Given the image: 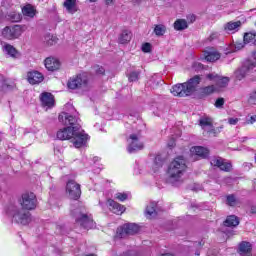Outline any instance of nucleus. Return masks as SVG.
Returning a JSON list of instances; mask_svg holds the SVG:
<instances>
[{
    "mask_svg": "<svg viewBox=\"0 0 256 256\" xmlns=\"http://www.w3.org/2000/svg\"><path fill=\"white\" fill-rule=\"evenodd\" d=\"M20 205L22 208L17 207L15 203L8 204L3 210V215L11 219L14 223L29 225L31 223V213L27 211H31L37 207V196L32 192L22 194Z\"/></svg>",
    "mask_w": 256,
    "mask_h": 256,
    "instance_id": "obj_1",
    "label": "nucleus"
},
{
    "mask_svg": "<svg viewBox=\"0 0 256 256\" xmlns=\"http://www.w3.org/2000/svg\"><path fill=\"white\" fill-rule=\"evenodd\" d=\"M71 113L68 112H62L58 116V121L61 123V125H66L68 127L60 129L56 137L60 141H71L73 137V133L75 132V125L79 123V119L77 118V115H75L76 111L73 106H70Z\"/></svg>",
    "mask_w": 256,
    "mask_h": 256,
    "instance_id": "obj_2",
    "label": "nucleus"
},
{
    "mask_svg": "<svg viewBox=\"0 0 256 256\" xmlns=\"http://www.w3.org/2000/svg\"><path fill=\"white\" fill-rule=\"evenodd\" d=\"M187 171V161L183 156L176 157L168 165L165 181L170 185H179L183 182V175Z\"/></svg>",
    "mask_w": 256,
    "mask_h": 256,
    "instance_id": "obj_3",
    "label": "nucleus"
},
{
    "mask_svg": "<svg viewBox=\"0 0 256 256\" xmlns=\"http://www.w3.org/2000/svg\"><path fill=\"white\" fill-rule=\"evenodd\" d=\"M88 142L89 134L85 133V131L81 129V124H79L78 121L77 125L74 126V133L72 134L70 143L73 144L76 149H81V147H85Z\"/></svg>",
    "mask_w": 256,
    "mask_h": 256,
    "instance_id": "obj_4",
    "label": "nucleus"
},
{
    "mask_svg": "<svg viewBox=\"0 0 256 256\" xmlns=\"http://www.w3.org/2000/svg\"><path fill=\"white\" fill-rule=\"evenodd\" d=\"M76 224L80 225L82 229H95V223L93 222V216L91 214H85L80 209H76L74 212Z\"/></svg>",
    "mask_w": 256,
    "mask_h": 256,
    "instance_id": "obj_5",
    "label": "nucleus"
},
{
    "mask_svg": "<svg viewBox=\"0 0 256 256\" xmlns=\"http://www.w3.org/2000/svg\"><path fill=\"white\" fill-rule=\"evenodd\" d=\"M27 30V26L23 25H14V26H6L2 30V36L4 39L13 40L19 39L20 35H23V32Z\"/></svg>",
    "mask_w": 256,
    "mask_h": 256,
    "instance_id": "obj_6",
    "label": "nucleus"
},
{
    "mask_svg": "<svg viewBox=\"0 0 256 256\" xmlns=\"http://www.w3.org/2000/svg\"><path fill=\"white\" fill-rule=\"evenodd\" d=\"M141 231V227L136 223L124 224L117 228L116 237L118 239H124L127 235H136Z\"/></svg>",
    "mask_w": 256,
    "mask_h": 256,
    "instance_id": "obj_7",
    "label": "nucleus"
},
{
    "mask_svg": "<svg viewBox=\"0 0 256 256\" xmlns=\"http://www.w3.org/2000/svg\"><path fill=\"white\" fill-rule=\"evenodd\" d=\"M255 68V62H252L251 60H246L244 61L242 66L234 72V77L235 79H237V81H243V79L247 77V75H249V73H251Z\"/></svg>",
    "mask_w": 256,
    "mask_h": 256,
    "instance_id": "obj_8",
    "label": "nucleus"
},
{
    "mask_svg": "<svg viewBox=\"0 0 256 256\" xmlns=\"http://www.w3.org/2000/svg\"><path fill=\"white\" fill-rule=\"evenodd\" d=\"M66 195L69 199L77 201L81 197V185L73 179L68 180L66 183Z\"/></svg>",
    "mask_w": 256,
    "mask_h": 256,
    "instance_id": "obj_9",
    "label": "nucleus"
},
{
    "mask_svg": "<svg viewBox=\"0 0 256 256\" xmlns=\"http://www.w3.org/2000/svg\"><path fill=\"white\" fill-rule=\"evenodd\" d=\"M206 77L207 79H209V81L215 83L214 86L216 88V91H221V89H225V87L229 85V77L220 76L219 74L215 73H210Z\"/></svg>",
    "mask_w": 256,
    "mask_h": 256,
    "instance_id": "obj_10",
    "label": "nucleus"
},
{
    "mask_svg": "<svg viewBox=\"0 0 256 256\" xmlns=\"http://www.w3.org/2000/svg\"><path fill=\"white\" fill-rule=\"evenodd\" d=\"M128 147L127 151L128 153H137V151H141L143 149L144 145L141 141V136L136 134H131L128 138Z\"/></svg>",
    "mask_w": 256,
    "mask_h": 256,
    "instance_id": "obj_11",
    "label": "nucleus"
},
{
    "mask_svg": "<svg viewBox=\"0 0 256 256\" xmlns=\"http://www.w3.org/2000/svg\"><path fill=\"white\" fill-rule=\"evenodd\" d=\"M199 83H201V76L199 75L190 78L187 82L184 83L188 97L195 95L196 92L199 91Z\"/></svg>",
    "mask_w": 256,
    "mask_h": 256,
    "instance_id": "obj_12",
    "label": "nucleus"
},
{
    "mask_svg": "<svg viewBox=\"0 0 256 256\" xmlns=\"http://www.w3.org/2000/svg\"><path fill=\"white\" fill-rule=\"evenodd\" d=\"M87 73H81L75 77L70 78L68 81V89H79V87H85L87 85Z\"/></svg>",
    "mask_w": 256,
    "mask_h": 256,
    "instance_id": "obj_13",
    "label": "nucleus"
},
{
    "mask_svg": "<svg viewBox=\"0 0 256 256\" xmlns=\"http://www.w3.org/2000/svg\"><path fill=\"white\" fill-rule=\"evenodd\" d=\"M40 101L45 111L53 109L55 107V97L49 92H44L40 95Z\"/></svg>",
    "mask_w": 256,
    "mask_h": 256,
    "instance_id": "obj_14",
    "label": "nucleus"
},
{
    "mask_svg": "<svg viewBox=\"0 0 256 256\" xmlns=\"http://www.w3.org/2000/svg\"><path fill=\"white\" fill-rule=\"evenodd\" d=\"M210 165H212V167H218V169H220V171H226V172L231 171V163L225 161L221 157L211 158Z\"/></svg>",
    "mask_w": 256,
    "mask_h": 256,
    "instance_id": "obj_15",
    "label": "nucleus"
},
{
    "mask_svg": "<svg viewBox=\"0 0 256 256\" xmlns=\"http://www.w3.org/2000/svg\"><path fill=\"white\" fill-rule=\"evenodd\" d=\"M106 206L112 213H115V215H123V213H125V206L119 204L113 199H108L106 202Z\"/></svg>",
    "mask_w": 256,
    "mask_h": 256,
    "instance_id": "obj_16",
    "label": "nucleus"
},
{
    "mask_svg": "<svg viewBox=\"0 0 256 256\" xmlns=\"http://www.w3.org/2000/svg\"><path fill=\"white\" fill-rule=\"evenodd\" d=\"M190 155H192V157L207 159V157H209V149L203 146H193L192 148H190Z\"/></svg>",
    "mask_w": 256,
    "mask_h": 256,
    "instance_id": "obj_17",
    "label": "nucleus"
},
{
    "mask_svg": "<svg viewBox=\"0 0 256 256\" xmlns=\"http://www.w3.org/2000/svg\"><path fill=\"white\" fill-rule=\"evenodd\" d=\"M151 162H149V167L153 173H157L159 169L163 167V157L161 155L150 156Z\"/></svg>",
    "mask_w": 256,
    "mask_h": 256,
    "instance_id": "obj_18",
    "label": "nucleus"
},
{
    "mask_svg": "<svg viewBox=\"0 0 256 256\" xmlns=\"http://www.w3.org/2000/svg\"><path fill=\"white\" fill-rule=\"evenodd\" d=\"M253 245L250 242L243 241L239 244L238 253L240 256H253Z\"/></svg>",
    "mask_w": 256,
    "mask_h": 256,
    "instance_id": "obj_19",
    "label": "nucleus"
},
{
    "mask_svg": "<svg viewBox=\"0 0 256 256\" xmlns=\"http://www.w3.org/2000/svg\"><path fill=\"white\" fill-rule=\"evenodd\" d=\"M44 65L48 71H57L61 67V62L55 57H48L45 59Z\"/></svg>",
    "mask_w": 256,
    "mask_h": 256,
    "instance_id": "obj_20",
    "label": "nucleus"
},
{
    "mask_svg": "<svg viewBox=\"0 0 256 256\" xmlns=\"http://www.w3.org/2000/svg\"><path fill=\"white\" fill-rule=\"evenodd\" d=\"M170 93H172L174 97H189L185 88V83L174 85L171 88Z\"/></svg>",
    "mask_w": 256,
    "mask_h": 256,
    "instance_id": "obj_21",
    "label": "nucleus"
},
{
    "mask_svg": "<svg viewBox=\"0 0 256 256\" xmlns=\"http://www.w3.org/2000/svg\"><path fill=\"white\" fill-rule=\"evenodd\" d=\"M204 59L209 61L210 63H213L215 61H218V59H221V54L215 50V48H207L204 51Z\"/></svg>",
    "mask_w": 256,
    "mask_h": 256,
    "instance_id": "obj_22",
    "label": "nucleus"
},
{
    "mask_svg": "<svg viewBox=\"0 0 256 256\" xmlns=\"http://www.w3.org/2000/svg\"><path fill=\"white\" fill-rule=\"evenodd\" d=\"M28 82L30 85H39V83L43 82V74H41L39 71H32L28 72Z\"/></svg>",
    "mask_w": 256,
    "mask_h": 256,
    "instance_id": "obj_23",
    "label": "nucleus"
},
{
    "mask_svg": "<svg viewBox=\"0 0 256 256\" xmlns=\"http://www.w3.org/2000/svg\"><path fill=\"white\" fill-rule=\"evenodd\" d=\"M2 49L5 55H8L9 57H13L14 59L19 57V51H17L11 44L4 43Z\"/></svg>",
    "mask_w": 256,
    "mask_h": 256,
    "instance_id": "obj_24",
    "label": "nucleus"
},
{
    "mask_svg": "<svg viewBox=\"0 0 256 256\" xmlns=\"http://www.w3.org/2000/svg\"><path fill=\"white\" fill-rule=\"evenodd\" d=\"M200 127L203 131H206V133H213V122L211 118H201Z\"/></svg>",
    "mask_w": 256,
    "mask_h": 256,
    "instance_id": "obj_25",
    "label": "nucleus"
},
{
    "mask_svg": "<svg viewBox=\"0 0 256 256\" xmlns=\"http://www.w3.org/2000/svg\"><path fill=\"white\" fill-rule=\"evenodd\" d=\"M64 8L66 9L67 13L74 15L77 13V0H66L64 1Z\"/></svg>",
    "mask_w": 256,
    "mask_h": 256,
    "instance_id": "obj_26",
    "label": "nucleus"
},
{
    "mask_svg": "<svg viewBox=\"0 0 256 256\" xmlns=\"http://www.w3.org/2000/svg\"><path fill=\"white\" fill-rule=\"evenodd\" d=\"M239 27H241V21H236V22H228L224 29L226 31V33H237V31H239Z\"/></svg>",
    "mask_w": 256,
    "mask_h": 256,
    "instance_id": "obj_27",
    "label": "nucleus"
},
{
    "mask_svg": "<svg viewBox=\"0 0 256 256\" xmlns=\"http://www.w3.org/2000/svg\"><path fill=\"white\" fill-rule=\"evenodd\" d=\"M145 215L148 219H153L157 215V203L151 202L145 210Z\"/></svg>",
    "mask_w": 256,
    "mask_h": 256,
    "instance_id": "obj_28",
    "label": "nucleus"
},
{
    "mask_svg": "<svg viewBox=\"0 0 256 256\" xmlns=\"http://www.w3.org/2000/svg\"><path fill=\"white\" fill-rule=\"evenodd\" d=\"M22 13L24 17H29L30 19H33L35 15L37 14V10L33 7L31 4H27L22 8Z\"/></svg>",
    "mask_w": 256,
    "mask_h": 256,
    "instance_id": "obj_29",
    "label": "nucleus"
},
{
    "mask_svg": "<svg viewBox=\"0 0 256 256\" xmlns=\"http://www.w3.org/2000/svg\"><path fill=\"white\" fill-rule=\"evenodd\" d=\"M217 91V88L215 85L205 86L199 89V94L201 97H207V95H211L212 93H215Z\"/></svg>",
    "mask_w": 256,
    "mask_h": 256,
    "instance_id": "obj_30",
    "label": "nucleus"
},
{
    "mask_svg": "<svg viewBox=\"0 0 256 256\" xmlns=\"http://www.w3.org/2000/svg\"><path fill=\"white\" fill-rule=\"evenodd\" d=\"M225 227H237L239 225V218L235 215L228 216L224 221Z\"/></svg>",
    "mask_w": 256,
    "mask_h": 256,
    "instance_id": "obj_31",
    "label": "nucleus"
},
{
    "mask_svg": "<svg viewBox=\"0 0 256 256\" xmlns=\"http://www.w3.org/2000/svg\"><path fill=\"white\" fill-rule=\"evenodd\" d=\"M187 21L185 19H178L174 23V29L176 31H183V29H187Z\"/></svg>",
    "mask_w": 256,
    "mask_h": 256,
    "instance_id": "obj_32",
    "label": "nucleus"
},
{
    "mask_svg": "<svg viewBox=\"0 0 256 256\" xmlns=\"http://www.w3.org/2000/svg\"><path fill=\"white\" fill-rule=\"evenodd\" d=\"M6 18L8 21H12V23H19L21 21V14L19 12H10Z\"/></svg>",
    "mask_w": 256,
    "mask_h": 256,
    "instance_id": "obj_33",
    "label": "nucleus"
},
{
    "mask_svg": "<svg viewBox=\"0 0 256 256\" xmlns=\"http://www.w3.org/2000/svg\"><path fill=\"white\" fill-rule=\"evenodd\" d=\"M167 31V27L163 24H158L154 27V33L157 35V37H162V35H165Z\"/></svg>",
    "mask_w": 256,
    "mask_h": 256,
    "instance_id": "obj_34",
    "label": "nucleus"
},
{
    "mask_svg": "<svg viewBox=\"0 0 256 256\" xmlns=\"http://www.w3.org/2000/svg\"><path fill=\"white\" fill-rule=\"evenodd\" d=\"M129 41H131V32L123 31L122 34L119 37V42L122 45H125V43H129Z\"/></svg>",
    "mask_w": 256,
    "mask_h": 256,
    "instance_id": "obj_35",
    "label": "nucleus"
},
{
    "mask_svg": "<svg viewBox=\"0 0 256 256\" xmlns=\"http://www.w3.org/2000/svg\"><path fill=\"white\" fill-rule=\"evenodd\" d=\"M243 47H245L244 43L236 42L235 44L229 46L226 53H235V51H240V49H243Z\"/></svg>",
    "mask_w": 256,
    "mask_h": 256,
    "instance_id": "obj_36",
    "label": "nucleus"
},
{
    "mask_svg": "<svg viewBox=\"0 0 256 256\" xmlns=\"http://www.w3.org/2000/svg\"><path fill=\"white\" fill-rule=\"evenodd\" d=\"M59 39L57 38V36L55 35H51V34H47L45 37H44V41L46 44L48 45H55V43H57Z\"/></svg>",
    "mask_w": 256,
    "mask_h": 256,
    "instance_id": "obj_37",
    "label": "nucleus"
},
{
    "mask_svg": "<svg viewBox=\"0 0 256 256\" xmlns=\"http://www.w3.org/2000/svg\"><path fill=\"white\" fill-rule=\"evenodd\" d=\"M131 197V193L129 192H118L115 194V199H118V201H127Z\"/></svg>",
    "mask_w": 256,
    "mask_h": 256,
    "instance_id": "obj_38",
    "label": "nucleus"
},
{
    "mask_svg": "<svg viewBox=\"0 0 256 256\" xmlns=\"http://www.w3.org/2000/svg\"><path fill=\"white\" fill-rule=\"evenodd\" d=\"M15 87V82H12L11 80L7 79L4 80L2 83V89L3 91H9Z\"/></svg>",
    "mask_w": 256,
    "mask_h": 256,
    "instance_id": "obj_39",
    "label": "nucleus"
},
{
    "mask_svg": "<svg viewBox=\"0 0 256 256\" xmlns=\"http://www.w3.org/2000/svg\"><path fill=\"white\" fill-rule=\"evenodd\" d=\"M252 41H255V34L248 32L244 34V44L247 45L251 43Z\"/></svg>",
    "mask_w": 256,
    "mask_h": 256,
    "instance_id": "obj_40",
    "label": "nucleus"
},
{
    "mask_svg": "<svg viewBox=\"0 0 256 256\" xmlns=\"http://www.w3.org/2000/svg\"><path fill=\"white\" fill-rule=\"evenodd\" d=\"M139 71H132L130 74H128V80L130 82L138 81L139 80Z\"/></svg>",
    "mask_w": 256,
    "mask_h": 256,
    "instance_id": "obj_41",
    "label": "nucleus"
},
{
    "mask_svg": "<svg viewBox=\"0 0 256 256\" xmlns=\"http://www.w3.org/2000/svg\"><path fill=\"white\" fill-rule=\"evenodd\" d=\"M92 71H94L96 75H105V68L99 65L93 66Z\"/></svg>",
    "mask_w": 256,
    "mask_h": 256,
    "instance_id": "obj_42",
    "label": "nucleus"
},
{
    "mask_svg": "<svg viewBox=\"0 0 256 256\" xmlns=\"http://www.w3.org/2000/svg\"><path fill=\"white\" fill-rule=\"evenodd\" d=\"M227 203L230 207H235V205H237V199L234 195H229L227 196Z\"/></svg>",
    "mask_w": 256,
    "mask_h": 256,
    "instance_id": "obj_43",
    "label": "nucleus"
},
{
    "mask_svg": "<svg viewBox=\"0 0 256 256\" xmlns=\"http://www.w3.org/2000/svg\"><path fill=\"white\" fill-rule=\"evenodd\" d=\"M253 123H256V115L247 116L246 125H253Z\"/></svg>",
    "mask_w": 256,
    "mask_h": 256,
    "instance_id": "obj_44",
    "label": "nucleus"
},
{
    "mask_svg": "<svg viewBox=\"0 0 256 256\" xmlns=\"http://www.w3.org/2000/svg\"><path fill=\"white\" fill-rule=\"evenodd\" d=\"M248 103H249L250 105H256V92H252V93L250 94V97H249V99H248Z\"/></svg>",
    "mask_w": 256,
    "mask_h": 256,
    "instance_id": "obj_45",
    "label": "nucleus"
},
{
    "mask_svg": "<svg viewBox=\"0 0 256 256\" xmlns=\"http://www.w3.org/2000/svg\"><path fill=\"white\" fill-rule=\"evenodd\" d=\"M142 51H143V53H151V44L150 43H144L142 45Z\"/></svg>",
    "mask_w": 256,
    "mask_h": 256,
    "instance_id": "obj_46",
    "label": "nucleus"
},
{
    "mask_svg": "<svg viewBox=\"0 0 256 256\" xmlns=\"http://www.w3.org/2000/svg\"><path fill=\"white\" fill-rule=\"evenodd\" d=\"M225 105V100L223 98H218L215 102V107L218 109Z\"/></svg>",
    "mask_w": 256,
    "mask_h": 256,
    "instance_id": "obj_47",
    "label": "nucleus"
},
{
    "mask_svg": "<svg viewBox=\"0 0 256 256\" xmlns=\"http://www.w3.org/2000/svg\"><path fill=\"white\" fill-rule=\"evenodd\" d=\"M228 123L229 125H237V123H239V118H229Z\"/></svg>",
    "mask_w": 256,
    "mask_h": 256,
    "instance_id": "obj_48",
    "label": "nucleus"
},
{
    "mask_svg": "<svg viewBox=\"0 0 256 256\" xmlns=\"http://www.w3.org/2000/svg\"><path fill=\"white\" fill-rule=\"evenodd\" d=\"M219 37V34L217 32H214L210 34L209 41H213L214 39H217Z\"/></svg>",
    "mask_w": 256,
    "mask_h": 256,
    "instance_id": "obj_49",
    "label": "nucleus"
},
{
    "mask_svg": "<svg viewBox=\"0 0 256 256\" xmlns=\"http://www.w3.org/2000/svg\"><path fill=\"white\" fill-rule=\"evenodd\" d=\"M99 161H100V158L97 156L93 157V159H92V162L94 163V165H95V163H99Z\"/></svg>",
    "mask_w": 256,
    "mask_h": 256,
    "instance_id": "obj_50",
    "label": "nucleus"
},
{
    "mask_svg": "<svg viewBox=\"0 0 256 256\" xmlns=\"http://www.w3.org/2000/svg\"><path fill=\"white\" fill-rule=\"evenodd\" d=\"M168 147H175V140L170 141Z\"/></svg>",
    "mask_w": 256,
    "mask_h": 256,
    "instance_id": "obj_51",
    "label": "nucleus"
},
{
    "mask_svg": "<svg viewBox=\"0 0 256 256\" xmlns=\"http://www.w3.org/2000/svg\"><path fill=\"white\" fill-rule=\"evenodd\" d=\"M188 19L190 20L191 23H193V21H195V15H190Z\"/></svg>",
    "mask_w": 256,
    "mask_h": 256,
    "instance_id": "obj_52",
    "label": "nucleus"
},
{
    "mask_svg": "<svg viewBox=\"0 0 256 256\" xmlns=\"http://www.w3.org/2000/svg\"><path fill=\"white\" fill-rule=\"evenodd\" d=\"M105 1H106L107 5H111V3H113V1H115V0H105Z\"/></svg>",
    "mask_w": 256,
    "mask_h": 256,
    "instance_id": "obj_53",
    "label": "nucleus"
},
{
    "mask_svg": "<svg viewBox=\"0 0 256 256\" xmlns=\"http://www.w3.org/2000/svg\"><path fill=\"white\" fill-rule=\"evenodd\" d=\"M100 207H102V209H105V204L103 202H99Z\"/></svg>",
    "mask_w": 256,
    "mask_h": 256,
    "instance_id": "obj_54",
    "label": "nucleus"
},
{
    "mask_svg": "<svg viewBox=\"0 0 256 256\" xmlns=\"http://www.w3.org/2000/svg\"><path fill=\"white\" fill-rule=\"evenodd\" d=\"M241 141H242V143H245V141H247V137H243V138L241 139Z\"/></svg>",
    "mask_w": 256,
    "mask_h": 256,
    "instance_id": "obj_55",
    "label": "nucleus"
},
{
    "mask_svg": "<svg viewBox=\"0 0 256 256\" xmlns=\"http://www.w3.org/2000/svg\"><path fill=\"white\" fill-rule=\"evenodd\" d=\"M101 171V168H98L95 173H99Z\"/></svg>",
    "mask_w": 256,
    "mask_h": 256,
    "instance_id": "obj_56",
    "label": "nucleus"
},
{
    "mask_svg": "<svg viewBox=\"0 0 256 256\" xmlns=\"http://www.w3.org/2000/svg\"><path fill=\"white\" fill-rule=\"evenodd\" d=\"M87 256H97V255H95V254H88Z\"/></svg>",
    "mask_w": 256,
    "mask_h": 256,
    "instance_id": "obj_57",
    "label": "nucleus"
},
{
    "mask_svg": "<svg viewBox=\"0 0 256 256\" xmlns=\"http://www.w3.org/2000/svg\"><path fill=\"white\" fill-rule=\"evenodd\" d=\"M250 11H256V8H255V9H252V10H250Z\"/></svg>",
    "mask_w": 256,
    "mask_h": 256,
    "instance_id": "obj_58",
    "label": "nucleus"
}]
</instances>
